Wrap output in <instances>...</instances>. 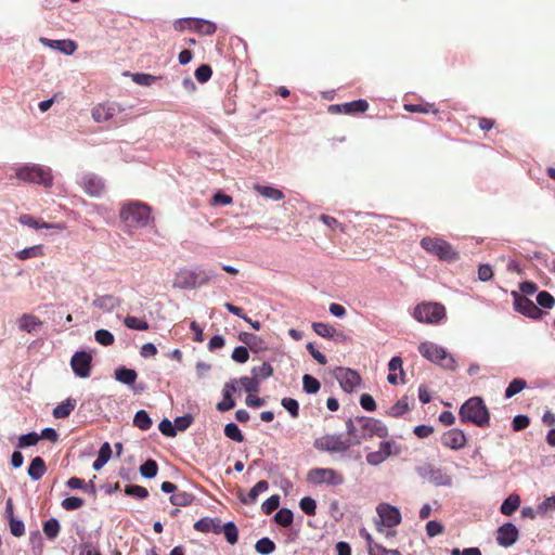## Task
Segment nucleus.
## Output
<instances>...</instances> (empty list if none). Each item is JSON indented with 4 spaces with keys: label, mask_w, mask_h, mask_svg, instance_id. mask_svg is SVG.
I'll return each instance as SVG.
<instances>
[{
    "label": "nucleus",
    "mask_w": 555,
    "mask_h": 555,
    "mask_svg": "<svg viewBox=\"0 0 555 555\" xmlns=\"http://www.w3.org/2000/svg\"><path fill=\"white\" fill-rule=\"evenodd\" d=\"M460 418L463 423H473L478 427L490 424V412L480 397H472L460 408Z\"/></svg>",
    "instance_id": "1"
},
{
    "label": "nucleus",
    "mask_w": 555,
    "mask_h": 555,
    "mask_svg": "<svg viewBox=\"0 0 555 555\" xmlns=\"http://www.w3.org/2000/svg\"><path fill=\"white\" fill-rule=\"evenodd\" d=\"M217 273L211 269L181 270L177 273L173 287L193 289L215 279Z\"/></svg>",
    "instance_id": "2"
},
{
    "label": "nucleus",
    "mask_w": 555,
    "mask_h": 555,
    "mask_svg": "<svg viewBox=\"0 0 555 555\" xmlns=\"http://www.w3.org/2000/svg\"><path fill=\"white\" fill-rule=\"evenodd\" d=\"M361 426V435H356V426L349 421V444L359 443L361 438H386L388 436L387 426L379 420L372 417H363L359 421Z\"/></svg>",
    "instance_id": "3"
},
{
    "label": "nucleus",
    "mask_w": 555,
    "mask_h": 555,
    "mask_svg": "<svg viewBox=\"0 0 555 555\" xmlns=\"http://www.w3.org/2000/svg\"><path fill=\"white\" fill-rule=\"evenodd\" d=\"M16 178L27 183H37L49 188L53 183L50 167L39 164H26L16 169Z\"/></svg>",
    "instance_id": "4"
},
{
    "label": "nucleus",
    "mask_w": 555,
    "mask_h": 555,
    "mask_svg": "<svg viewBox=\"0 0 555 555\" xmlns=\"http://www.w3.org/2000/svg\"><path fill=\"white\" fill-rule=\"evenodd\" d=\"M418 351L425 359L443 369L453 371L456 367V362L452 354L448 353L444 348L435 343H421L418 345Z\"/></svg>",
    "instance_id": "5"
},
{
    "label": "nucleus",
    "mask_w": 555,
    "mask_h": 555,
    "mask_svg": "<svg viewBox=\"0 0 555 555\" xmlns=\"http://www.w3.org/2000/svg\"><path fill=\"white\" fill-rule=\"evenodd\" d=\"M150 215L149 206L139 202L125 204L120 209V219L129 227H146L150 221Z\"/></svg>",
    "instance_id": "6"
},
{
    "label": "nucleus",
    "mask_w": 555,
    "mask_h": 555,
    "mask_svg": "<svg viewBox=\"0 0 555 555\" xmlns=\"http://www.w3.org/2000/svg\"><path fill=\"white\" fill-rule=\"evenodd\" d=\"M313 447L321 452L330 453L334 457H344L347 452V437L344 434L324 435L314 440Z\"/></svg>",
    "instance_id": "7"
},
{
    "label": "nucleus",
    "mask_w": 555,
    "mask_h": 555,
    "mask_svg": "<svg viewBox=\"0 0 555 555\" xmlns=\"http://www.w3.org/2000/svg\"><path fill=\"white\" fill-rule=\"evenodd\" d=\"M447 311L440 302H421L414 308L413 317L421 323L438 324L446 318Z\"/></svg>",
    "instance_id": "8"
},
{
    "label": "nucleus",
    "mask_w": 555,
    "mask_h": 555,
    "mask_svg": "<svg viewBox=\"0 0 555 555\" xmlns=\"http://www.w3.org/2000/svg\"><path fill=\"white\" fill-rule=\"evenodd\" d=\"M421 246L440 260H454L457 258V254L453 250L452 246L439 237H424L421 241Z\"/></svg>",
    "instance_id": "9"
},
{
    "label": "nucleus",
    "mask_w": 555,
    "mask_h": 555,
    "mask_svg": "<svg viewBox=\"0 0 555 555\" xmlns=\"http://www.w3.org/2000/svg\"><path fill=\"white\" fill-rule=\"evenodd\" d=\"M307 481L313 485L336 486L344 482V477L332 468H312L308 472Z\"/></svg>",
    "instance_id": "10"
},
{
    "label": "nucleus",
    "mask_w": 555,
    "mask_h": 555,
    "mask_svg": "<svg viewBox=\"0 0 555 555\" xmlns=\"http://www.w3.org/2000/svg\"><path fill=\"white\" fill-rule=\"evenodd\" d=\"M514 299V309L533 320H539L542 317L541 309L528 297L521 295L517 291L511 293Z\"/></svg>",
    "instance_id": "11"
},
{
    "label": "nucleus",
    "mask_w": 555,
    "mask_h": 555,
    "mask_svg": "<svg viewBox=\"0 0 555 555\" xmlns=\"http://www.w3.org/2000/svg\"><path fill=\"white\" fill-rule=\"evenodd\" d=\"M92 354L88 351H76L70 359V366L76 376L87 378L91 374Z\"/></svg>",
    "instance_id": "12"
},
{
    "label": "nucleus",
    "mask_w": 555,
    "mask_h": 555,
    "mask_svg": "<svg viewBox=\"0 0 555 555\" xmlns=\"http://www.w3.org/2000/svg\"><path fill=\"white\" fill-rule=\"evenodd\" d=\"M78 183L86 193L94 197L101 196L105 189L103 179L92 172L83 173L79 178Z\"/></svg>",
    "instance_id": "13"
},
{
    "label": "nucleus",
    "mask_w": 555,
    "mask_h": 555,
    "mask_svg": "<svg viewBox=\"0 0 555 555\" xmlns=\"http://www.w3.org/2000/svg\"><path fill=\"white\" fill-rule=\"evenodd\" d=\"M519 531L512 522H505L496 530V542L500 546L509 547L518 540Z\"/></svg>",
    "instance_id": "14"
},
{
    "label": "nucleus",
    "mask_w": 555,
    "mask_h": 555,
    "mask_svg": "<svg viewBox=\"0 0 555 555\" xmlns=\"http://www.w3.org/2000/svg\"><path fill=\"white\" fill-rule=\"evenodd\" d=\"M377 514L384 527L392 528L401 521L399 509L389 504H380L377 507Z\"/></svg>",
    "instance_id": "15"
},
{
    "label": "nucleus",
    "mask_w": 555,
    "mask_h": 555,
    "mask_svg": "<svg viewBox=\"0 0 555 555\" xmlns=\"http://www.w3.org/2000/svg\"><path fill=\"white\" fill-rule=\"evenodd\" d=\"M120 113V107L116 103H104L94 106L91 111L95 122H105Z\"/></svg>",
    "instance_id": "16"
},
{
    "label": "nucleus",
    "mask_w": 555,
    "mask_h": 555,
    "mask_svg": "<svg viewBox=\"0 0 555 555\" xmlns=\"http://www.w3.org/2000/svg\"><path fill=\"white\" fill-rule=\"evenodd\" d=\"M441 442L449 449L460 450L466 446L467 439L463 430L453 428L442 435Z\"/></svg>",
    "instance_id": "17"
},
{
    "label": "nucleus",
    "mask_w": 555,
    "mask_h": 555,
    "mask_svg": "<svg viewBox=\"0 0 555 555\" xmlns=\"http://www.w3.org/2000/svg\"><path fill=\"white\" fill-rule=\"evenodd\" d=\"M237 389V380H231L225 383L222 389V401L217 404V410L225 412L235 406V401L232 398V393Z\"/></svg>",
    "instance_id": "18"
},
{
    "label": "nucleus",
    "mask_w": 555,
    "mask_h": 555,
    "mask_svg": "<svg viewBox=\"0 0 555 555\" xmlns=\"http://www.w3.org/2000/svg\"><path fill=\"white\" fill-rule=\"evenodd\" d=\"M312 328L318 335L333 339L334 341H344L346 339L341 331L322 322H314Z\"/></svg>",
    "instance_id": "19"
},
{
    "label": "nucleus",
    "mask_w": 555,
    "mask_h": 555,
    "mask_svg": "<svg viewBox=\"0 0 555 555\" xmlns=\"http://www.w3.org/2000/svg\"><path fill=\"white\" fill-rule=\"evenodd\" d=\"M120 298L114 295L96 296L95 299L92 301L93 307L98 308L99 310L105 313L114 311L116 308L120 306Z\"/></svg>",
    "instance_id": "20"
},
{
    "label": "nucleus",
    "mask_w": 555,
    "mask_h": 555,
    "mask_svg": "<svg viewBox=\"0 0 555 555\" xmlns=\"http://www.w3.org/2000/svg\"><path fill=\"white\" fill-rule=\"evenodd\" d=\"M193 528L198 532H214L219 534L221 533V521L218 518L203 517L195 521Z\"/></svg>",
    "instance_id": "21"
},
{
    "label": "nucleus",
    "mask_w": 555,
    "mask_h": 555,
    "mask_svg": "<svg viewBox=\"0 0 555 555\" xmlns=\"http://www.w3.org/2000/svg\"><path fill=\"white\" fill-rule=\"evenodd\" d=\"M40 41L54 50L61 51L66 55H70L76 50V43L72 40H51L47 38H40Z\"/></svg>",
    "instance_id": "22"
},
{
    "label": "nucleus",
    "mask_w": 555,
    "mask_h": 555,
    "mask_svg": "<svg viewBox=\"0 0 555 555\" xmlns=\"http://www.w3.org/2000/svg\"><path fill=\"white\" fill-rule=\"evenodd\" d=\"M115 379L124 385L133 386L138 374L133 369L118 366L114 372Z\"/></svg>",
    "instance_id": "23"
},
{
    "label": "nucleus",
    "mask_w": 555,
    "mask_h": 555,
    "mask_svg": "<svg viewBox=\"0 0 555 555\" xmlns=\"http://www.w3.org/2000/svg\"><path fill=\"white\" fill-rule=\"evenodd\" d=\"M269 489V483L267 480L258 481L247 493V495L241 496V502L246 505L254 504L258 495Z\"/></svg>",
    "instance_id": "24"
},
{
    "label": "nucleus",
    "mask_w": 555,
    "mask_h": 555,
    "mask_svg": "<svg viewBox=\"0 0 555 555\" xmlns=\"http://www.w3.org/2000/svg\"><path fill=\"white\" fill-rule=\"evenodd\" d=\"M428 478L435 486L449 487L452 485V477L441 468L430 469Z\"/></svg>",
    "instance_id": "25"
},
{
    "label": "nucleus",
    "mask_w": 555,
    "mask_h": 555,
    "mask_svg": "<svg viewBox=\"0 0 555 555\" xmlns=\"http://www.w3.org/2000/svg\"><path fill=\"white\" fill-rule=\"evenodd\" d=\"M47 472L46 463L40 456H36L31 460L28 467V476L33 480H39Z\"/></svg>",
    "instance_id": "26"
},
{
    "label": "nucleus",
    "mask_w": 555,
    "mask_h": 555,
    "mask_svg": "<svg viewBox=\"0 0 555 555\" xmlns=\"http://www.w3.org/2000/svg\"><path fill=\"white\" fill-rule=\"evenodd\" d=\"M76 403L77 401L75 399H66L53 409V416L55 418H65L69 416V414L75 410Z\"/></svg>",
    "instance_id": "27"
},
{
    "label": "nucleus",
    "mask_w": 555,
    "mask_h": 555,
    "mask_svg": "<svg viewBox=\"0 0 555 555\" xmlns=\"http://www.w3.org/2000/svg\"><path fill=\"white\" fill-rule=\"evenodd\" d=\"M388 370H389V374L387 376L388 383L391 385H397L398 384V375L396 372L399 371L400 376L404 375V372L402 370V359L400 357H393L388 363Z\"/></svg>",
    "instance_id": "28"
},
{
    "label": "nucleus",
    "mask_w": 555,
    "mask_h": 555,
    "mask_svg": "<svg viewBox=\"0 0 555 555\" xmlns=\"http://www.w3.org/2000/svg\"><path fill=\"white\" fill-rule=\"evenodd\" d=\"M112 448L108 442H104L98 453V457L92 464L94 470H100L111 459Z\"/></svg>",
    "instance_id": "29"
},
{
    "label": "nucleus",
    "mask_w": 555,
    "mask_h": 555,
    "mask_svg": "<svg viewBox=\"0 0 555 555\" xmlns=\"http://www.w3.org/2000/svg\"><path fill=\"white\" fill-rule=\"evenodd\" d=\"M520 506V496L518 494H511L501 505V513L506 516L514 514Z\"/></svg>",
    "instance_id": "30"
},
{
    "label": "nucleus",
    "mask_w": 555,
    "mask_h": 555,
    "mask_svg": "<svg viewBox=\"0 0 555 555\" xmlns=\"http://www.w3.org/2000/svg\"><path fill=\"white\" fill-rule=\"evenodd\" d=\"M255 190L261 194L262 196L270 198L272 201H281L284 198V194L281 190L268 186V185H255Z\"/></svg>",
    "instance_id": "31"
},
{
    "label": "nucleus",
    "mask_w": 555,
    "mask_h": 555,
    "mask_svg": "<svg viewBox=\"0 0 555 555\" xmlns=\"http://www.w3.org/2000/svg\"><path fill=\"white\" fill-rule=\"evenodd\" d=\"M40 325L41 322L38 320V318L30 314H23L18 320L20 328L28 333L34 332Z\"/></svg>",
    "instance_id": "32"
},
{
    "label": "nucleus",
    "mask_w": 555,
    "mask_h": 555,
    "mask_svg": "<svg viewBox=\"0 0 555 555\" xmlns=\"http://www.w3.org/2000/svg\"><path fill=\"white\" fill-rule=\"evenodd\" d=\"M42 530L49 540H54L61 530L60 521L56 518H50L43 522Z\"/></svg>",
    "instance_id": "33"
},
{
    "label": "nucleus",
    "mask_w": 555,
    "mask_h": 555,
    "mask_svg": "<svg viewBox=\"0 0 555 555\" xmlns=\"http://www.w3.org/2000/svg\"><path fill=\"white\" fill-rule=\"evenodd\" d=\"M409 410L410 408L408 397H403L389 408L387 415L391 417H399L405 414Z\"/></svg>",
    "instance_id": "34"
},
{
    "label": "nucleus",
    "mask_w": 555,
    "mask_h": 555,
    "mask_svg": "<svg viewBox=\"0 0 555 555\" xmlns=\"http://www.w3.org/2000/svg\"><path fill=\"white\" fill-rule=\"evenodd\" d=\"M20 222L23 224V225H27L29 228H33L35 230H40V229H50L52 228V224L50 223H47L40 219H35L33 216L30 215H22L20 217Z\"/></svg>",
    "instance_id": "35"
},
{
    "label": "nucleus",
    "mask_w": 555,
    "mask_h": 555,
    "mask_svg": "<svg viewBox=\"0 0 555 555\" xmlns=\"http://www.w3.org/2000/svg\"><path fill=\"white\" fill-rule=\"evenodd\" d=\"M194 501V495L192 493H189L186 491H180L177 493H173L170 496V503L176 506H189Z\"/></svg>",
    "instance_id": "36"
},
{
    "label": "nucleus",
    "mask_w": 555,
    "mask_h": 555,
    "mask_svg": "<svg viewBox=\"0 0 555 555\" xmlns=\"http://www.w3.org/2000/svg\"><path fill=\"white\" fill-rule=\"evenodd\" d=\"M192 29L198 31L199 34L210 36L216 31L217 26L209 21L195 18Z\"/></svg>",
    "instance_id": "37"
},
{
    "label": "nucleus",
    "mask_w": 555,
    "mask_h": 555,
    "mask_svg": "<svg viewBox=\"0 0 555 555\" xmlns=\"http://www.w3.org/2000/svg\"><path fill=\"white\" fill-rule=\"evenodd\" d=\"M133 425L141 430H147L152 426V418L146 411L140 410L134 414Z\"/></svg>",
    "instance_id": "38"
},
{
    "label": "nucleus",
    "mask_w": 555,
    "mask_h": 555,
    "mask_svg": "<svg viewBox=\"0 0 555 555\" xmlns=\"http://www.w3.org/2000/svg\"><path fill=\"white\" fill-rule=\"evenodd\" d=\"M221 532H223L228 543L233 545L237 542L238 531L233 521H228L224 525H221Z\"/></svg>",
    "instance_id": "39"
},
{
    "label": "nucleus",
    "mask_w": 555,
    "mask_h": 555,
    "mask_svg": "<svg viewBox=\"0 0 555 555\" xmlns=\"http://www.w3.org/2000/svg\"><path fill=\"white\" fill-rule=\"evenodd\" d=\"M293 512L286 507L279 509L274 515V521L282 527L291 526L293 524Z\"/></svg>",
    "instance_id": "40"
},
{
    "label": "nucleus",
    "mask_w": 555,
    "mask_h": 555,
    "mask_svg": "<svg viewBox=\"0 0 555 555\" xmlns=\"http://www.w3.org/2000/svg\"><path fill=\"white\" fill-rule=\"evenodd\" d=\"M255 550L261 555H269L274 552L275 543L271 539L263 537L256 542Z\"/></svg>",
    "instance_id": "41"
},
{
    "label": "nucleus",
    "mask_w": 555,
    "mask_h": 555,
    "mask_svg": "<svg viewBox=\"0 0 555 555\" xmlns=\"http://www.w3.org/2000/svg\"><path fill=\"white\" fill-rule=\"evenodd\" d=\"M273 374V367L269 362H263L259 366L251 369V375L255 376L259 382L269 378Z\"/></svg>",
    "instance_id": "42"
},
{
    "label": "nucleus",
    "mask_w": 555,
    "mask_h": 555,
    "mask_svg": "<svg viewBox=\"0 0 555 555\" xmlns=\"http://www.w3.org/2000/svg\"><path fill=\"white\" fill-rule=\"evenodd\" d=\"M140 474L142 477L151 479L157 475L158 465L154 460H147L140 466Z\"/></svg>",
    "instance_id": "43"
},
{
    "label": "nucleus",
    "mask_w": 555,
    "mask_h": 555,
    "mask_svg": "<svg viewBox=\"0 0 555 555\" xmlns=\"http://www.w3.org/2000/svg\"><path fill=\"white\" fill-rule=\"evenodd\" d=\"M241 384L244 390L248 393L257 392L259 390L260 382L255 376H243L237 380V385Z\"/></svg>",
    "instance_id": "44"
},
{
    "label": "nucleus",
    "mask_w": 555,
    "mask_h": 555,
    "mask_svg": "<svg viewBox=\"0 0 555 555\" xmlns=\"http://www.w3.org/2000/svg\"><path fill=\"white\" fill-rule=\"evenodd\" d=\"M124 324L130 328L135 331H146L149 330V323L144 319H140L137 317H126L124 320Z\"/></svg>",
    "instance_id": "45"
},
{
    "label": "nucleus",
    "mask_w": 555,
    "mask_h": 555,
    "mask_svg": "<svg viewBox=\"0 0 555 555\" xmlns=\"http://www.w3.org/2000/svg\"><path fill=\"white\" fill-rule=\"evenodd\" d=\"M526 387H527V382L525 379L515 378L507 386V388L505 390V397L507 399H509V398L514 397L515 395L519 393Z\"/></svg>",
    "instance_id": "46"
},
{
    "label": "nucleus",
    "mask_w": 555,
    "mask_h": 555,
    "mask_svg": "<svg viewBox=\"0 0 555 555\" xmlns=\"http://www.w3.org/2000/svg\"><path fill=\"white\" fill-rule=\"evenodd\" d=\"M224 435L235 442L244 441V436L235 423L231 422L224 426Z\"/></svg>",
    "instance_id": "47"
},
{
    "label": "nucleus",
    "mask_w": 555,
    "mask_h": 555,
    "mask_svg": "<svg viewBox=\"0 0 555 555\" xmlns=\"http://www.w3.org/2000/svg\"><path fill=\"white\" fill-rule=\"evenodd\" d=\"M29 544L36 555H39L43 551V540L39 530L29 532Z\"/></svg>",
    "instance_id": "48"
},
{
    "label": "nucleus",
    "mask_w": 555,
    "mask_h": 555,
    "mask_svg": "<svg viewBox=\"0 0 555 555\" xmlns=\"http://www.w3.org/2000/svg\"><path fill=\"white\" fill-rule=\"evenodd\" d=\"M40 440L39 434L36 431H31L25 435H22L18 438L17 447L21 449H25L31 446H36L38 441Z\"/></svg>",
    "instance_id": "49"
},
{
    "label": "nucleus",
    "mask_w": 555,
    "mask_h": 555,
    "mask_svg": "<svg viewBox=\"0 0 555 555\" xmlns=\"http://www.w3.org/2000/svg\"><path fill=\"white\" fill-rule=\"evenodd\" d=\"M302 386L304 390L307 393H317L320 390L321 384L320 382L309 374H305L302 376Z\"/></svg>",
    "instance_id": "50"
},
{
    "label": "nucleus",
    "mask_w": 555,
    "mask_h": 555,
    "mask_svg": "<svg viewBox=\"0 0 555 555\" xmlns=\"http://www.w3.org/2000/svg\"><path fill=\"white\" fill-rule=\"evenodd\" d=\"M94 338L100 345L105 347L113 345L115 341L114 335L109 331L104 328L98 330L94 333Z\"/></svg>",
    "instance_id": "51"
},
{
    "label": "nucleus",
    "mask_w": 555,
    "mask_h": 555,
    "mask_svg": "<svg viewBox=\"0 0 555 555\" xmlns=\"http://www.w3.org/2000/svg\"><path fill=\"white\" fill-rule=\"evenodd\" d=\"M125 493L127 495L137 498V499H146L149 496V491L146 488L138 485H128L125 488Z\"/></svg>",
    "instance_id": "52"
},
{
    "label": "nucleus",
    "mask_w": 555,
    "mask_h": 555,
    "mask_svg": "<svg viewBox=\"0 0 555 555\" xmlns=\"http://www.w3.org/2000/svg\"><path fill=\"white\" fill-rule=\"evenodd\" d=\"M42 254V248L40 245L30 246L27 248H24L22 250H18L16 253V257L21 260H26L29 258L38 257Z\"/></svg>",
    "instance_id": "53"
},
{
    "label": "nucleus",
    "mask_w": 555,
    "mask_h": 555,
    "mask_svg": "<svg viewBox=\"0 0 555 555\" xmlns=\"http://www.w3.org/2000/svg\"><path fill=\"white\" fill-rule=\"evenodd\" d=\"M404 107L408 112H411V113H423V114H428V113L437 114L438 113V109L435 108L434 104H429V103L408 104Z\"/></svg>",
    "instance_id": "54"
},
{
    "label": "nucleus",
    "mask_w": 555,
    "mask_h": 555,
    "mask_svg": "<svg viewBox=\"0 0 555 555\" xmlns=\"http://www.w3.org/2000/svg\"><path fill=\"white\" fill-rule=\"evenodd\" d=\"M537 302L540 307L552 309L555 305V298L546 291H542L537 295Z\"/></svg>",
    "instance_id": "55"
},
{
    "label": "nucleus",
    "mask_w": 555,
    "mask_h": 555,
    "mask_svg": "<svg viewBox=\"0 0 555 555\" xmlns=\"http://www.w3.org/2000/svg\"><path fill=\"white\" fill-rule=\"evenodd\" d=\"M299 506L301 508V511L307 514L308 516H313L315 515V511H317V502L314 499L310 498V496H305L300 500L299 502Z\"/></svg>",
    "instance_id": "56"
},
{
    "label": "nucleus",
    "mask_w": 555,
    "mask_h": 555,
    "mask_svg": "<svg viewBox=\"0 0 555 555\" xmlns=\"http://www.w3.org/2000/svg\"><path fill=\"white\" fill-rule=\"evenodd\" d=\"M8 521H9L10 532L13 537L20 538V537L24 535L25 525H24L23 520L14 517L12 519H9Z\"/></svg>",
    "instance_id": "57"
},
{
    "label": "nucleus",
    "mask_w": 555,
    "mask_h": 555,
    "mask_svg": "<svg viewBox=\"0 0 555 555\" xmlns=\"http://www.w3.org/2000/svg\"><path fill=\"white\" fill-rule=\"evenodd\" d=\"M280 505V495L278 494H273L271 495L269 499H267L262 505H261V509L262 512L266 514V515H270L271 513H273L275 509H278Z\"/></svg>",
    "instance_id": "58"
},
{
    "label": "nucleus",
    "mask_w": 555,
    "mask_h": 555,
    "mask_svg": "<svg viewBox=\"0 0 555 555\" xmlns=\"http://www.w3.org/2000/svg\"><path fill=\"white\" fill-rule=\"evenodd\" d=\"M282 406L288 411L292 417L296 418L299 415L298 401L293 398H283L281 401Z\"/></svg>",
    "instance_id": "59"
},
{
    "label": "nucleus",
    "mask_w": 555,
    "mask_h": 555,
    "mask_svg": "<svg viewBox=\"0 0 555 555\" xmlns=\"http://www.w3.org/2000/svg\"><path fill=\"white\" fill-rule=\"evenodd\" d=\"M85 504V501L78 496H69L62 501L61 505L66 511H75L80 508Z\"/></svg>",
    "instance_id": "60"
},
{
    "label": "nucleus",
    "mask_w": 555,
    "mask_h": 555,
    "mask_svg": "<svg viewBox=\"0 0 555 555\" xmlns=\"http://www.w3.org/2000/svg\"><path fill=\"white\" fill-rule=\"evenodd\" d=\"M193 423V416L191 414H185L182 416H178L173 421L175 429L177 431H183L191 426Z\"/></svg>",
    "instance_id": "61"
},
{
    "label": "nucleus",
    "mask_w": 555,
    "mask_h": 555,
    "mask_svg": "<svg viewBox=\"0 0 555 555\" xmlns=\"http://www.w3.org/2000/svg\"><path fill=\"white\" fill-rule=\"evenodd\" d=\"M211 75V67L207 64L198 66L195 70V77L202 83L207 82L210 79Z\"/></svg>",
    "instance_id": "62"
},
{
    "label": "nucleus",
    "mask_w": 555,
    "mask_h": 555,
    "mask_svg": "<svg viewBox=\"0 0 555 555\" xmlns=\"http://www.w3.org/2000/svg\"><path fill=\"white\" fill-rule=\"evenodd\" d=\"M231 358L237 363H245L249 359L248 349L245 346H237L234 348Z\"/></svg>",
    "instance_id": "63"
},
{
    "label": "nucleus",
    "mask_w": 555,
    "mask_h": 555,
    "mask_svg": "<svg viewBox=\"0 0 555 555\" xmlns=\"http://www.w3.org/2000/svg\"><path fill=\"white\" fill-rule=\"evenodd\" d=\"M158 429L164 436L167 437H175L177 435L173 423L168 418L160 421L158 424Z\"/></svg>",
    "instance_id": "64"
}]
</instances>
